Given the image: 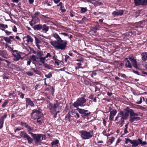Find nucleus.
<instances>
[{
  "instance_id": "nucleus-22",
  "label": "nucleus",
  "mask_w": 147,
  "mask_h": 147,
  "mask_svg": "<svg viewBox=\"0 0 147 147\" xmlns=\"http://www.w3.org/2000/svg\"><path fill=\"white\" fill-rule=\"evenodd\" d=\"M128 59H129V58H126L125 59V61H127V62L125 64V66L126 68H132L131 65L129 61L128 60Z\"/></svg>"
},
{
  "instance_id": "nucleus-5",
  "label": "nucleus",
  "mask_w": 147,
  "mask_h": 147,
  "mask_svg": "<svg viewBox=\"0 0 147 147\" xmlns=\"http://www.w3.org/2000/svg\"><path fill=\"white\" fill-rule=\"evenodd\" d=\"M8 50L11 52L13 55V59L14 61H16L19 60L20 59H23V58L21 57V55L19 53L18 51L16 50H13V48L11 47H5Z\"/></svg>"
},
{
  "instance_id": "nucleus-8",
  "label": "nucleus",
  "mask_w": 147,
  "mask_h": 147,
  "mask_svg": "<svg viewBox=\"0 0 147 147\" xmlns=\"http://www.w3.org/2000/svg\"><path fill=\"white\" fill-rule=\"evenodd\" d=\"M20 136L25 140L28 141L29 144H32L33 141V139L24 131H20Z\"/></svg>"
},
{
  "instance_id": "nucleus-58",
  "label": "nucleus",
  "mask_w": 147,
  "mask_h": 147,
  "mask_svg": "<svg viewBox=\"0 0 147 147\" xmlns=\"http://www.w3.org/2000/svg\"><path fill=\"white\" fill-rule=\"evenodd\" d=\"M45 90L46 91H49L50 90V91H51V90L50 89V87H49L46 88H45Z\"/></svg>"
},
{
  "instance_id": "nucleus-47",
  "label": "nucleus",
  "mask_w": 147,
  "mask_h": 147,
  "mask_svg": "<svg viewBox=\"0 0 147 147\" xmlns=\"http://www.w3.org/2000/svg\"><path fill=\"white\" fill-rule=\"evenodd\" d=\"M31 69L33 70L34 72L36 74H38V73L39 72L38 70L37 69H35L34 68H32Z\"/></svg>"
},
{
  "instance_id": "nucleus-25",
  "label": "nucleus",
  "mask_w": 147,
  "mask_h": 147,
  "mask_svg": "<svg viewBox=\"0 0 147 147\" xmlns=\"http://www.w3.org/2000/svg\"><path fill=\"white\" fill-rule=\"evenodd\" d=\"M34 30H39L42 29V25L40 24H37L34 25L33 27Z\"/></svg>"
},
{
  "instance_id": "nucleus-43",
  "label": "nucleus",
  "mask_w": 147,
  "mask_h": 147,
  "mask_svg": "<svg viewBox=\"0 0 147 147\" xmlns=\"http://www.w3.org/2000/svg\"><path fill=\"white\" fill-rule=\"evenodd\" d=\"M87 9L86 8L82 7L81 8V12L82 13H84L86 12Z\"/></svg>"
},
{
  "instance_id": "nucleus-33",
  "label": "nucleus",
  "mask_w": 147,
  "mask_h": 147,
  "mask_svg": "<svg viewBox=\"0 0 147 147\" xmlns=\"http://www.w3.org/2000/svg\"><path fill=\"white\" fill-rule=\"evenodd\" d=\"M84 60V58L80 55L76 59V60L79 62H83Z\"/></svg>"
},
{
  "instance_id": "nucleus-20",
  "label": "nucleus",
  "mask_w": 147,
  "mask_h": 147,
  "mask_svg": "<svg viewBox=\"0 0 147 147\" xmlns=\"http://www.w3.org/2000/svg\"><path fill=\"white\" fill-rule=\"evenodd\" d=\"M123 13V11L122 10H120L118 11H114L113 12V14L114 16H121Z\"/></svg>"
},
{
  "instance_id": "nucleus-40",
  "label": "nucleus",
  "mask_w": 147,
  "mask_h": 147,
  "mask_svg": "<svg viewBox=\"0 0 147 147\" xmlns=\"http://www.w3.org/2000/svg\"><path fill=\"white\" fill-rule=\"evenodd\" d=\"M55 49L56 50L61 49L64 50L65 49L66 47H54Z\"/></svg>"
},
{
  "instance_id": "nucleus-61",
  "label": "nucleus",
  "mask_w": 147,
  "mask_h": 147,
  "mask_svg": "<svg viewBox=\"0 0 147 147\" xmlns=\"http://www.w3.org/2000/svg\"><path fill=\"white\" fill-rule=\"evenodd\" d=\"M25 94H24L22 93L20 96V97L22 99H23L24 98V96Z\"/></svg>"
},
{
  "instance_id": "nucleus-9",
  "label": "nucleus",
  "mask_w": 147,
  "mask_h": 147,
  "mask_svg": "<svg viewBox=\"0 0 147 147\" xmlns=\"http://www.w3.org/2000/svg\"><path fill=\"white\" fill-rule=\"evenodd\" d=\"M59 103L58 101L57 100L56 103H54V104H53L49 107L47 108L50 111L51 113H54L57 111V108H59Z\"/></svg>"
},
{
  "instance_id": "nucleus-4",
  "label": "nucleus",
  "mask_w": 147,
  "mask_h": 147,
  "mask_svg": "<svg viewBox=\"0 0 147 147\" xmlns=\"http://www.w3.org/2000/svg\"><path fill=\"white\" fill-rule=\"evenodd\" d=\"M94 131L90 130L87 131L85 130H80L79 133L83 140H88L92 137L94 135Z\"/></svg>"
},
{
  "instance_id": "nucleus-28",
  "label": "nucleus",
  "mask_w": 147,
  "mask_h": 147,
  "mask_svg": "<svg viewBox=\"0 0 147 147\" xmlns=\"http://www.w3.org/2000/svg\"><path fill=\"white\" fill-rule=\"evenodd\" d=\"M30 58L31 60L33 61H36L37 62V59H39L38 57H37L35 55H32L30 56Z\"/></svg>"
},
{
  "instance_id": "nucleus-45",
  "label": "nucleus",
  "mask_w": 147,
  "mask_h": 147,
  "mask_svg": "<svg viewBox=\"0 0 147 147\" xmlns=\"http://www.w3.org/2000/svg\"><path fill=\"white\" fill-rule=\"evenodd\" d=\"M71 115L70 114H69V113H68L66 116L65 117V119L67 120H69V119H70V117H71Z\"/></svg>"
},
{
  "instance_id": "nucleus-50",
  "label": "nucleus",
  "mask_w": 147,
  "mask_h": 147,
  "mask_svg": "<svg viewBox=\"0 0 147 147\" xmlns=\"http://www.w3.org/2000/svg\"><path fill=\"white\" fill-rule=\"evenodd\" d=\"M115 138L114 137H112L111 139H109V141L111 142V144H112L114 141Z\"/></svg>"
},
{
  "instance_id": "nucleus-26",
  "label": "nucleus",
  "mask_w": 147,
  "mask_h": 147,
  "mask_svg": "<svg viewBox=\"0 0 147 147\" xmlns=\"http://www.w3.org/2000/svg\"><path fill=\"white\" fill-rule=\"evenodd\" d=\"M142 59L143 61H146L147 60V53L144 52L142 53Z\"/></svg>"
},
{
  "instance_id": "nucleus-6",
  "label": "nucleus",
  "mask_w": 147,
  "mask_h": 147,
  "mask_svg": "<svg viewBox=\"0 0 147 147\" xmlns=\"http://www.w3.org/2000/svg\"><path fill=\"white\" fill-rule=\"evenodd\" d=\"M28 134H30L34 140L35 144L36 145H41L42 144L41 140L40 134H35L31 132H29Z\"/></svg>"
},
{
  "instance_id": "nucleus-2",
  "label": "nucleus",
  "mask_w": 147,
  "mask_h": 147,
  "mask_svg": "<svg viewBox=\"0 0 147 147\" xmlns=\"http://www.w3.org/2000/svg\"><path fill=\"white\" fill-rule=\"evenodd\" d=\"M30 115L31 118L39 125H41L44 122L42 110L40 108L32 110Z\"/></svg>"
},
{
  "instance_id": "nucleus-46",
  "label": "nucleus",
  "mask_w": 147,
  "mask_h": 147,
  "mask_svg": "<svg viewBox=\"0 0 147 147\" xmlns=\"http://www.w3.org/2000/svg\"><path fill=\"white\" fill-rule=\"evenodd\" d=\"M118 75L119 76H121L123 78H126V75L124 74H122L120 73H118Z\"/></svg>"
},
{
  "instance_id": "nucleus-16",
  "label": "nucleus",
  "mask_w": 147,
  "mask_h": 147,
  "mask_svg": "<svg viewBox=\"0 0 147 147\" xmlns=\"http://www.w3.org/2000/svg\"><path fill=\"white\" fill-rule=\"evenodd\" d=\"M125 143L126 144H127L128 142H129L130 143L132 144V146H135V144H136V141L135 140H131L130 139L127 138H125Z\"/></svg>"
},
{
  "instance_id": "nucleus-41",
  "label": "nucleus",
  "mask_w": 147,
  "mask_h": 147,
  "mask_svg": "<svg viewBox=\"0 0 147 147\" xmlns=\"http://www.w3.org/2000/svg\"><path fill=\"white\" fill-rule=\"evenodd\" d=\"M52 76V74L51 72H49L48 74H46L45 75V76L46 77V78H51Z\"/></svg>"
},
{
  "instance_id": "nucleus-34",
  "label": "nucleus",
  "mask_w": 147,
  "mask_h": 147,
  "mask_svg": "<svg viewBox=\"0 0 147 147\" xmlns=\"http://www.w3.org/2000/svg\"><path fill=\"white\" fill-rule=\"evenodd\" d=\"M100 28V26L98 24L93 28V31H94V33H96V32L97 30Z\"/></svg>"
},
{
  "instance_id": "nucleus-1",
  "label": "nucleus",
  "mask_w": 147,
  "mask_h": 147,
  "mask_svg": "<svg viewBox=\"0 0 147 147\" xmlns=\"http://www.w3.org/2000/svg\"><path fill=\"white\" fill-rule=\"evenodd\" d=\"M140 113L139 112L136 113L134 112V110L130 109L127 107L123 109V111H120L118 113L117 116L115 117V121L119 120L117 122L120 123L121 127L123 126L124 123V120H127L129 116V114H130L131 116H138Z\"/></svg>"
},
{
  "instance_id": "nucleus-53",
  "label": "nucleus",
  "mask_w": 147,
  "mask_h": 147,
  "mask_svg": "<svg viewBox=\"0 0 147 147\" xmlns=\"http://www.w3.org/2000/svg\"><path fill=\"white\" fill-rule=\"evenodd\" d=\"M4 31L6 33L7 35H9L11 33V32H9L7 30H5Z\"/></svg>"
},
{
  "instance_id": "nucleus-56",
  "label": "nucleus",
  "mask_w": 147,
  "mask_h": 147,
  "mask_svg": "<svg viewBox=\"0 0 147 147\" xmlns=\"http://www.w3.org/2000/svg\"><path fill=\"white\" fill-rule=\"evenodd\" d=\"M52 57L51 55H50L49 53H48L46 55L45 57L46 58H47L48 57Z\"/></svg>"
},
{
  "instance_id": "nucleus-30",
  "label": "nucleus",
  "mask_w": 147,
  "mask_h": 147,
  "mask_svg": "<svg viewBox=\"0 0 147 147\" xmlns=\"http://www.w3.org/2000/svg\"><path fill=\"white\" fill-rule=\"evenodd\" d=\"M26 38H27L26 41L28 42H32L33 41V38L30 35H27L26 36Z\"/></svg>"
},
{
  "instance_id": "nucleus-60",
  "label": "nucleus",
  "mask_w": 147,
  "mask_h": 147,
  "mask_svg": "<svg viewBox=\"0 0 147 147\" xmlns=\"http://www.w3.org/2000/svg\"><path fill=\"white\" fill-rule=\"evenodd\" d=\"M21 129L20 128H19L18 127H16L14 129L15 132H16V131H19Z\"/></svg>"
},
{
  "instance_id": "nucleus-42",
  "label": "nucleus",
  "mask_w": 147,
  "mask_h": 147,
  "mask_svg": "<svg viewBox=\"0 0 147 147\" xmlns=\"http://www.w3.org/2000/svg\"><path fill=\"white\" fill-rule=\"evenodd\" d=\"M4 39L5 41L6 42L10 43H11V41L9 38L8 37H5L4 38Z\"/></svg>"
},
{
  "instance_id": "nucleus-63",
  "label": "nucleus",
  "mask_w": 147,
  "mask_h": 147,
  "mask_svg": "<svg viewBox=\"0 0 147 147\" xmlns=\"http://www.w3.org/2000/svg\"><path fill=\"white\" fill-rule=\"evenodd\" d=\"M81 62H80L77 63H76L77 66L79 67H81V66L82 65Z\"/></svg>"
},
{
  "instance_id": "nucleus-38",
  "label": "nucleus",
  "mask_w": 147,
  "mask_h": 147,
  "mask_svg": "<svg viewBox=\"0 0 147 147\" xmlns=\"http://www.w3.org/2000/svg\"><path fill=\"white\" fill-rule=\"evenodd\" d=\"M91 72L92 73L90 74V75L92 78H93L94 76H96L97 75L96 70L93 71Z\"/></svg>"
},
{
  "instance_id": "nucleus-62",
  "label": "nucleus",
  "mask_w": 147,
  "mask_h": 147,
  "mask_svg": "<svg viewBox=\"0 0 147 147\" xmlns=\"http://www.w3.org/2000/svg\"><path fill=\"white\" fill-rule=\"evenodd\" d=\"M104 133H106V131H104L103 132V134L105 136H107V137H108V136H110V134H104Z\"/></svg>"
},
{
  "instance_id": "nucleus-23",
  "label": "nucleus",
  "mask_w": 147,
  "mask_h": 147,
  "mask_svg": "<svg viewBox=\"0 0 147 147\" xmlns=\"http://www.w3.org/2000/svg\"><path fill=\"white\" fill-rule=\"evenodd\" d=\"M91 81L90 79L85 80H84V84L86 85L90 86H93V85H92L91 83Z\"/></svg>"
},
{
  "instance_id": "nucleus-19",
  "label": "nucleus",
  "mask_w": 147,
  "mask_h": 147,
  "mask_svg": "<svg viewBox=\"0 0 147 147\" xmlns=\"http://www.w3.org/2000/svg\"><path fill=\"white\" fill-rule=\"evenodd\" d=\"M0 55L5 58H7L8 57V56L7 51L5 50H0Z\"/></svg>"
},
{
  "instance_id": "nucleus-13",
  "label": "nucleus",
  "mask_w": 147,
  "mask_h": 147,
  "mask_svg": "<svg viewBox=\"0 0 147 147\" xmlns=\"http://www.w3.org/2000/svg\"><path fill=\"white\" fill-rule=\"evenodd\" d=\"M136 144L135 146H136L140 144L142 146H144L147 144V143L146 141L142 142V140L140 138H138V140H136Z\"/></svg>"
},
{
  "instance_id": "nucleus-35",
  "label": "nucleus",
  "mask_w": 147,
  "mask_h": 147,
  "mask_svg": "<svg viewBox=\"0 0 147 147\" xmlns=\"http://www.w3.org/2000/svg\"><path fill=\"white\" fill-rule=\"evenodd\" d=\"M49 28L48 26H46V25L43 24L42 25V29L43 30L46 32L48 31Z\"/></svg>"
},
{
  "instance_id": "nucleus-36",
  "label": "nucleus",
  "mask_w": 147,
  "mask_h": 147,
  "mask_svg": "<svg viewBox=\"0 0 147 147\" xmlns=\"http://www.w3.org/2000/svg\"><path fill=\"white\" fill-rule=\"evenodd\" d=\"M60 41L59 42L61 45L62 46H66L67 43V42L66 40H63Z\"/></svg>"
},
{
  "instance_id": "nucleus-14",
  "label": "nucleus",
  "mask_w": 147,
  "mask_h": 147,
  "mask_svg": "<svg viewBox=\"0 0 147 147\" xmlns=\"http://www.w3.org/2000/svg\"><path fill=\"white\" fill-rule=\"evenodd\" d=\"M134 1L136 5H144L147 3V0H134Z\"/></svg>"
},
{
  "instance_id": "nucleus-3",
  "label": "nucleus",
  "mask_w": 147,
  "mask_h": 147,
  "mask_svg": "<svg viewBox=\"0 0 147 147\" xmlns=\"http://www.w3.org/2000/svg\"><path fill=\"white\" fill-rule=\"evenodd\" d=\"M83 96L78 98L76 101L75 102L72 104V105L75 108L78 109L79 106L83 107L85 106L84 104L86 101V100L85 98L86 97L85 94L82 95Z\"/></svg>"
},
{
  "instance_id": "nucleus-32",
  "label": "nucleus",
  "mask_w": 147,
  "mask_h": 147,
  "mask_svg": "<svg viewBox=\"0 0 147 147\" xmlns=\"http://www.w3.org/2000/svg\"><path fill=\"white\" fill-rule=\"evenodd\" d=\"M59 143V141L57 140H55L53 141L51 143V144L52 146L53 147V146L55 145H57V146H58V145L57 144ZM54 147H55L54 146Z\"/></svg>"
},
{
  "instance_id": "nucleus-31",
  "label": "nucleus",
  "mask_w": 147,
  "mask_h": 147,
  "mask_svg": "<svg viewBox=\"0 0 147 147\" xmlns=\"http://www.w3.org/2000/svg\"><path fill=\"white\" fill-rule=\"evenodd\" d=\"M35 40V43L36 46H38L39 44L40 43L41 41L36 36L34 37Z\"/></svg>"
},
{
  "instance_id": "nucleus-52",
  "label": "nucleus",
  "mask_w": 147,
  "mask_h": 147,
  "mask_svg": "<svg viewBox=\"0 0 147 147\" xmlns=\"http://www.w3.org/2000/svg\"><path fill=\"white\" fill-rule=\"evenodd\" d=\"M140 100L139 101L136 102V103L137 104H140L142 103V97L141 96L140 98Z\"/></svg>"
},
{
  "instance_id": "nucleus-57",
  "label": "nucleus",
  "mask_w": 147,
  "mask_h": 147,
  "mask_svg": "<svg viewBox=\"0 0 147 147\" xmlns=\"http://www.w3.org/2000/svg\"><path fill=\"white\" fill-rule=\"evenodd\" d=\"M132 72H134V73L136 74H137L138 75H140V74H139V72L138 71H135L134 70H132Z\"/></svg>"
},
{
  "instance_id": "nucleus-48",
  "label": "nucleus",
  "mask_w": 147,
  "mask_h": 147,
  "mask_svg": "<svg viewBox=\"0 0 147 147\" xmlns=\"http://www.w3.org/2000/svg\"><path fill=\"white\" fill-rule=\"evenodd\" d=\"M26 74L28 76H32L33 75V73L30 71H27Z\"/></svg>"
},
{
  "instance_id": "nucleus-27",
  "label": "nucleus",
  "mask_w": 147,
  "mask_h": 147,
  "mask_svg": "<svg viewBox=\"0 0 147 147\" xmlns=\"http://www.w3.org/2000/svg\"><path fill=\"white\" fill-rule=\"evenodd\" d=\"M8 28L7 25H5L3 24H0V29L3 31H4L5 29Z\"/></svg>"
},
{
  "instance_id": "nucleus-59",
  "label": "nucleus",
  "mask_w": 147,
  "mask_h": 147,
  "mask_svg": "<svg viewBox=\"0 0 147 147\" xmlns=\"http://www.w3.org/2000/svg\"><path fill=\"white\" fill-rule=\"evenodd\" d=\"M28 47L29 49H30L31 51H32V50H33V53L34 54H36V51L34 50L32 48H31L30 47Z\"/></svg>"
},
{
  "instance_id": "nucleus-39",
  "label": "nucleus",
  "mask_w": 147,
  "mask_h": 147,
  "mask_svg": "<svg viewBox=\"0 0 147 147\" xmlns=\"http://www.w3.org/2000/svg\"><path fill=\"white\" fill-rule=\"evenodd\" d=\"M9 101L7 100H5L4 103L2 105V107L3 108H4L6 106L7 104Z\"/></svg>"
},
{
  "instance_id": "nucleus-54",
  "label": "nucleus",
  "mask_w": 147,
  "mask_h": 147,
  "mask_svg": "<svg viewBox=\"0 0 147 147\" xmlns=\"http://www.w3.org/2000/svg\"><path fill=\"white\" fill-rule=\"evenodd\" d=\"M59 112V111H57L56 112L54 113H52L54 115L53 116V117L54 118H56V115H57V113Z\"/></svg>"
},
{
  "instance_id": "nucleus-17",
  "label": "nucleus",
  "mask_w": 147,
  "mask_h": 147,
  "mask_svg": "<svg viewBox=\"0 0 147 147\" xmlns=\"http://www.w3.org/2000/svg\"><path fill=\"white\" fill-rule=\"evenodd\" d=\"M26 105H30L32 107L34 106V104L33 102L30 98H26Z\"/></svg>"
},
{
  "instance_id": "nucleus-10",
  "label": "nucleus",
  "mask_w": 147,
  "mask_h": 147,
  "mask_svg": "<svg viewBox=\"0 0 147 147\" xmlns=\"http://www.w3.org/2000/svg\"><path fill=\"white\" fill-rule=\"evenodd\" d=\"M109 109L110 113L109 119L111 121H113L114 117L117 113V111L115 109H112V108L110 107H109Z\"/></svg>"
},
{
  "instance_id": "nucleus-11",
  "label": "nucleus",
  "mask_w": 147,
  "mask_h": 147,
  "mask_svg": "<svg viewBox=\"0 0 147 147\" xmlns=\"http://www.w3.org/2000/svg\"><path fill=\"white\" fill-rule=\"evenodd\" d=\"M7 113H5L0 118V129L3 128L4 120L7 118Z\"/></svg>"
},
{
  "instance_id": "nucleus-7",
  "label": "nucleus",
  "mask_w": 147,
  "mask_h": 147,
  "mask_svg": "<svg viewBox=\"0 0 147 147\" xmlns=\"http://www.w3.org/2000/svg\"><path fill=\"white\" fill-rule=\"evenodd\" d=\"M79 113L81 114V117L84 119L88 117L91 114V112L88 110L78 108L77 109Z\"/></svg>"
},
{
  "instance_id": "nucleus-29",
  "label": "nucleus",
  "mask_w": 147,
  "mask_h": 147,
  "mask_svg": "<svg viewBox=\"0 0 147 147\" xmlns=\"http://www.w3.org/2000/svg\"><path fill=\"white\" fill-rule=\"evenodd\" d=\"M71 113L72 115L74 116L76 118L77 117L78 118L80 117V115L78 113L73 111H71Z\"/></svg>"
},
{
  "instance_id": "nucleus-37",
  "label": "nucleus",
  "mask_w": 147,
  "mask_h": 147,
  "mask_svg": "<svg viewBox=\"0 0 147 147\" xmlns=\"http://www.w3.org/2000/svg\"><path fill=\"white\" fill-rule=\"evenodd\" d=\"M26 128H27L28 132H31L30 131H32L33 129V127H30L28 124L27 126L26 125Z\"/></svg>"
},
{
  "instance_id": "nucleus-24",
  "label": "nucleus",
  "mask_w": 147,
  "mask_h": 147,
  "mask_svg": "<svg viewBox=\"0 0 147 147\" xmlns=\"http://www.w3.org/2000/svg\"><path fill=\"white\" fill-rule=\"evenodd\" d=\"M53 36L57 40L58 42L60 41H62V39L59 35L56 33L53 34Z\"/></svg>"
},
{
  "instance_id": "nucleus-64",
  "label": "nucleus",
  "mask_w": 147,
  "mask_h": 147,
  "mask_svg": "<svg viewBox=\"0 0 147 147\" xmlns=\"http://www.w3.org/2000/svg\"><path fill=\"white\" fill-rule=\"evenodd\" d=\"M127 129H126V128L124 129V133L125 134H126L128 132Z\"/></svg>"
},
{
  "instance_id": "nucleus-55",
  "label": "nucleus",
  "mask_w": 147,
  "mask_h": 147,
  "mask_svg": "<svg viewBox=\"0 0 147 147\" xmlns=\"http://www.w3.org/2000/svg\"><path fill=\"white\" fill-rule=\"evenodd\" d=\"M13 31L15 32H16L17 31V28L15 26H14L13 27Z\"/></svg>"
},
{
  "instance_id": "nucleus-21",
  "label": "nucleus",
  "mask_w": 147,
  "mask_h": 147,
  "mask_svg": "<svg viewBox=\"0 0 147 147\" xmlns=\"http://www.w3.org/2000/svg\"><path fill=\"white\" fill-rule=\"evenodd\" d=\"M39 59H40V61L42 63L44 64V65L45 67H48L49 66L47 65L48 64L45 63V60H46V58L45 57H42L41 56L40 57H38Z\"/></svg>"
},
{
  "instance_id": "nucleus-51",
  "label": "nucleus",
  "mask_w": 147,
  "mask_h": 147,
  "mask_svg": "<svg viewBox=\"0 0 147 147\" xmlns=\"http://www.w3.org/2000/svg\"><path fill=\"white\" fill-rule=\"evenodd\" d=\"M21 124L22 125L24 126L25 127H26V125L27 126V125H28L26 123L22 122H21Z\"/></svg>"
},
{
  "instance_id": "nucleus-18",
  "label": "nucleus",
  "mask_w": 147,
  "mask_h": 147,
  "mask_svg": "<svg viewBox=\"0 0 147 147\" xmlns=\"http://www.w3.org/2000/svg\"><path fill=\"white\" fill-rule=\"evenodd\" d=\"M46 79H47V78H45L44 79V82L45 85L47 86H48L49 87H50V89L51 90V92L52 93V95L53 96L54 94V92H55V89H54L53 87L52 86H51L49 84H47L46 82Z\"/></svg>"
},
{
  "instance_id": "nucleus-15",
  "label": "nucleus",
  "mask_w": 147,
  "mask_h": 147,
  "mask_svg": "<svg viewBox=\"0 0 147 147\" xmlns=\"http://www.w3.org/2000/svg\"><path fill=\"white\" fill-rule=\"evenodd\" d=\"M129 121L131 123L135 122V121H137L140 119V117H138L132 116H131L130 114H129Z\"/></svg>"
},
{
  "instance_id": "nucleus-49",
  "label": "nucleus",
  "mask_w": 147,
  "mask_h": 147,
  "mask_svg": "<svg viewBox=\"0 0 147 147\" xmlns=\"http://www.w3.org/2000/svg\"><path fill=\"white\" fill-rule=\"evenodd\" d=\"M46 102H47V108H48L52 104V103H51L50 101L49 100H46Z\"/></svg>"
},
{
  "instance_id": "nucleus-12",
  "label": "nucleus",
  "mask_w": 147,
  "mask_h": 147,
  "mask_svg": "<svg viewBox=\"0 0 147 147\" xmlns=\"http://www.w3.org/2000/svg\"><path fill=\"white\" fill-rule=\"evenodd\" d=\"M129 59L131 61L132 65L136 69H140V68L138 66L136 60L133 57H129Z\"/></svg>"
},
{
  "instance_id": "nucleus-44",
  "label": "nucleus",
  "mask_w": 147,
  "mask_h": 147,
  "mask_svg": "<svg viewBox=\"0 0 147 147\" xmlns=\"http://www.w3.org/2000/svg\"><path fill=\"white\" fill-rule=\"evenodd\" d=\"M41 138L42 137V140H45L46 139V136L45 135L42 134H40Z\"/></svg>"
}]
</instances>
